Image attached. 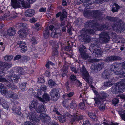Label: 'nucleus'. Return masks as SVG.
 I'll list each match as a JSON object with an SVG mask.
<instances>
[{"label": "nucleus", "instance_id": "50", "mask_svg": "<svg viewBox=\"0 0 125 125\" xmlns=\"http://www.w3.org/2000/svg\"><path fill=\"white\" fill-rule=\"evenodd\" d=\"M18 72L21 74H23L24 73V70L22 67L19 68L18 70Z\"/></svg>", "mask_w": 125, "mask_h": 125}, {"label": "nucleus", "instance_id": "12", "mask_svg": "<svg viewBox=\"0 0 125 125\" xmlns=\"http://www.w3.org/2000/svg\"><path fill=\"white\" fill-rule=\"evenodd\" d=\"M19 47L21 48V52H25L27 50V48L26 43L20 41L18 42Z\"/></svg>", "mask_w": 125, "mask_h": 125}, {"label": "nucleus", "instance_id": "47", "mask_svg": "<svg viewBox=\"0 0 125 125\" xmlns=\"http://www.w3.org/2000/svg\"><path fill=\"white\" fill-rule=\"evenodd\" d=\"M112 103L114 105H115L119 102V100L117 98H114L112 101Z\"/></svg>", "mask_w": 125, "mask_h": 125}, {"label": "nucleus", "instance_id": "37", "mask_svg": "<svg viewBox=\"0 0 125 125\" xmlns=\"http://www.w3.org/2000/svg\"><path fill=\"white\" fill-rule=\"evenodd\" d=\"M13 56L12 55H7L4 57L5 60L8 62L11 61L13 59Z\"/></svg>", "mask_w": 125, "mask_h": 125}, {"label": "nucleus", "instance_id": "58", "mask_svg": "<svg viewBox=\"0 0 125 125\" xmlns=\"http://www.w3.org/2000/svg\"><path fill=\"white\" fill-rule=\"evenodd\" d=\"M52 53L53 56L57 55L58 54V52L57 51V49H53Z\"/></svg>", "mask_w": 125, "mask_h": 125}, {"label": "nucleus", "instance_id": "31", "mask_svg": "<svg viewBox=\"0 0 125 125\" xmlns=\"http://www.w3.org/2000/svg\"><path fill=\"white\" fill-rule=\"evenodd\" d=\"M111 90L114 93H116L118 92H120L118 89V86L115 84V85L113 86Z\"/></svg>", "mask_w": 125, "mask_h": 125}, {"label": "nucleus", "instance_id": "45", "mask_svg": "<svg viewBox=\"0 0 125 125\" xmlns=\"http://www.w3.org/2000/svg\"><path fill=\"white\" fill-rule=\"evenodd\" d=\"M66 13L65 12H63L62 14L60 17V19L61 21L63 20L64 18H65L67 17Z\"/></svg>", "mask_w": 125, "mask_h": 125}, {"label": "nucleus", "instance_id": "20", "mask_svg": "<svg viewBox=\"0 0 125 125\" xmlns=\"http://www.w3.org/2000/svg\"><path fill=\"white\" fill-rule=\"evenodd\" d=\"M39 104L37 101L34 100L31 102V104L29 106V107L31 111H32L35 107H37Z\"/></svg>", "mask_w": 125, "mask_h": 125}, {"label": "nucleus", "instance_id": "25", "mask_svg": "<svg viewBox=\"0 0 125 125\" xmlns=\"http://www.w3.org/2000/svg\"><path fill=\"white\" fill-rule=\"evenodd\" d=\"M7 34L10 36H13L14 35L15 33V29L13 28H9L7 31Z\"/></svg>", "mask_w": 125, "mask_h": 125}, {"label": "nucleus", "instance_id": "32", "mask_svg": "<svg viewBox=\"0 0 125 125\" xmlns=\"http://www.w3.org/2000/svg\"><path fill=\"white\" fill-rule=\"evenodd\" d=\"M49 34L48 28L47 27L44 31H43V34L44 38L46 39L48 38L49 36Z\"/></svg>", "mask_w": 125, "mask_h": 125}, {"label": "nucleus", "instance_id": "60", "mask_svg": "<svg viewBox=\"0 0 125 125\" xmlns=\"http://www.w3.org/2000/svg\"><path fill=\"white\" fill-rule=\"evenodd\" d=\"M99 60L98 59H91L89 61V62L91 63H93L95 62H98Z\"/></svg>", "mask_w": 125, "mask_h": 125}, {"label": "nucleus", "instance_id": "64", "mask_svg": "<svg viewBox=\"0 0 125 125\" xmlns=\"http://www.w3.org/2000/svg\"><path fill=\"white\" fill-rule=\"evenodd\" d=\"M20 110L21 109L20 107H18V108H15L14 109L15 113L19 114Z\"/></svg>", "mask_w": 125, "mask_h": 125}, {"label": "nucleus", "instance_id": "49", "mask_svg": "<svg viewBox=\"0 0 125 125\" xmlns=\"http://www.w3.org/2000/svg\"><path fill=\"white\" fill-rule=\"evenodd\" d=\"M112 84L110 81L106 82L104 83V85L105 87H108L111 86Z\"/></svg>", "mask_w": 125, "mask_h": 125}, {"label": "nucleus", "instance_id": "48", "mask_svg": "<svg viewBox=\"0 0 125 125\" xmlns=\"http://www.w3.org/2000/svg\"><path fill=\"white\" fill-rule=\"evenodd\" d=\"M21 60L22 61L25 62H27L29 60V58L25 56H23L22 57Z\"/></svg>", "mask_w": 125, "mask_h": 125}, {"label": "nucleus", "instance_id": "57", "mask_svg": "<svg viewBox=\"0 0 125 125\" xmlns=\"http://www.w3.org/2000/svg\"><path fill=\"white\" fill-rule=\"evenodd\" d=\"M57 109L55 107L54 108L52 109L53 112H54L56 113L58 115H60V113L58 112L57 110Z\"/></svg>", "mask_w": 125, "mask_h": 125}, {"label": "nucleus", "instance_id": "18", "mask_svg": "<svg viewBox=\"0 0 125 125\" xmlns=\"http://www.w3.org/2000/svg\"><path fill=\"white\" fill-rule=\"evenodd\" d=\"M10 76L8 77L7 79L9 81H11L13 83H16L17 82V81L18 79L19 76L16 75H12L10 78Z\"/></svg>", "mask_w": 125, "mask_h": 125}, {"label": "nucleus", "instance_id": "7", "mask_svg": "<svg viewBox=\"0 0 125 125\" xmlns=\"http://www.w3.org/2000/svg\"><path fill=\"white\" fill-rule=\"evenodd\" d=\"M80 70V74L83 78L87 82L89 83V82L90 79V77L88 72L83 65L82 67L81 68Z\"/></svg>", "mask_w": 125, "mask_h": 125}, {"label": "nucleus", "instance_id": "27", "mask_svg": "<svg viewBox=\"0 0 125 125\" xmlns=\"http://www.w3.org/2000/svg\"><path fill=\"white\" fill-rule=\"evenodd\" d=\"M83 118V117L82 116L74 114L72 117V121L73 122L75 120H77L82 119Z\"/></svg>", "mask_w": 125, "mask_h": 125}, {"label": "nucleus", "instance_id": "55", "mask_svg": "<svg viewBox=\"0 0 125 125\" xmlns=\"http://www.w3.org/2000/svg\"><path fill=\"white\" fill-rule=\"evenodd\" d=\"M44 121V122H49L50 121V117L48 116L47 115H46V117H45Z\"/></svg>", "mask_w": 125, "mask_h": 125}, {"label": "nucleus", "instance_id": "10", "mask_svg": "<svg viewBox=\"0 0 125 125\" xmlns=\"http://www.w3.org/2000/svg\"><path fill=\"white\" fill-rule=\"evenodd\" d=\"M104 66V64L103 62H100L96 65H92L91 67V69L100 71Z\"/></svg>", "mask_w": 125, "mask_h": 125}, {"label": "nucleus", "instance_id": "30", "mask_svg": "<svg viewBox=\"0 0 125 125\" xmlns=\"http://www.w3.org/2000/svg\"><path fill=\"white\" fill-rule=\"evenodd\" d=\"M81 57L85 60L91 58L90 57L89 55L86 52L84 53L80 54Z\"/></svg>", "mask_w": 125, "mask_h": 125}, {"label": "nucleus", "instance_id": "62", "mask_svg": "<svg viewBox=\"0 0 125 125\" xmlns=\"http://www.w3.org/2000/svg\"><path fill=\"white\" fill-rule=\"evenodd\" d=\"M64 49L66 51H70L71 49V47L68 44V46L65 47Z\"/></svg>", "mask_w": 125, "mask_h": 125}, {"label": "nucleus", "instance_id": "11", "mask_svg": "<svg viewBox=\"0 0 125 125\" xmlns=\"http://www.w3.org/2000/svg\"><path fill=\"white\" fill-rule=\"evenodd\" d=\"M111 71L109 70H105L102 73L101 77L104 79H108L111 74Z\"/></svg>", "mask_w": 125, "mask_h": 125}, {"label": "nucleus", "instance_id": "36", "mask_svg": "<svg viewBox=\"0 0 125 125\" xmlns=\"http://www.w3.org/2000/svg\"><path fill=\"white\" fill-rule=\"evenodd\" d=\"M48 83L49 87L51 88L53 87L56 85L55 82L52 80H50L49 81Z\"/></svg>", "mask_w": 125, "mask_h": 125}, {"label": "nucleus", "instance_id": "19", "mask_svg": "<svg viewBox=\"0 0 125 125\" xmlns=\"http://www.w3.org/2000/svg\"><path fill=\"white\" fill-rule=\"evenodd\" d=\"M101 14L100 11L97 10L91 11V16L95 18H98Z\"/></svg>", "mask_w": 125, "mask_h": 125}, {"label": "nucleus", "instance_id": "29", "mask_svg": "<svg viewBox=\"0 0 125 125\" xmlns=\"http://www.w3.org/2000/svg\"><path fill=\"white\" fill-rule=\"evenodd\" d=\"M113 6V7L112 9V11L113 12L117 11L120 7L118 4L116 3L114 4Z\"/></svg>", "mask_w": 125, "mask_h": 125}, {"label": "nucleus", "instance_id": "21", "mask_svg": "<svg viewBox=\"0 0 125 125\" xmlns=\"http://www.w3.org/2000/svg\"><path fill=\"white\" fill-rule=\"evenodd\" d=\"M35 110L37 113H41L42 112H46L47 110L44 106L42 105L41 106H40L39 107H36Z\"/></svg>", "mask_w": 125, "mask_h": 125}, {"label": "nucleus", "instance_id": "38", "mask_svg": "<svg viewBox=\"0 0 125 125\" xmlns=\"http://www.w3.org/2000/svg\"><path fill=\"white\" fill-rule=\"evenodd\" d=\"M79 49L80 54L86 52L87 51L86 47L84 46H83L82 47H79Z\"/></svg>", "mask_w": 125, "mask_h": 125}, {"label": "nucleus", "instance_id": "56", "mask_svg": "<svg viewBox=\"0 0 125 125\" xmlns=\"http://www.w3.org/2000/svg\"><path fill=\"white\" fill-rule=\"evenodd\" d=\"M121 73V72L119 68L118 69H117V70H116V71H115L114 73V74L116 75H119Z\"/></svg>", "mask_w": 125, "mask_h": 125}, {"label": "nucleus", "instance_id": "22", "mask_svg": "<svg viewBox=\"0 0 125 125\" xmlns=\"http://www.w3.org/2000/svg\"><path fill=\"white\" fill-rule=\"evenodd\" d=\"M81 34L82 42H88L90 41L91 38L89 36L87 35V34H83L82 33Z\"/></svg>", "mask_w": 125, "mask_h": 125}, {"label": "nucleus", "instance_id": "8", "mask_svg": "<svg viewBox=\"0 0 125 125\" xmlns=\"http://www.w3.org/2000/svg\"><path fill=\"white\" fill-rule=\"evenodd\" d=\"M50 94L52 99L54 101H56L59 97V91L57 89L53 88L51 90Z\"/></svg>", "mask_w": 125, "mask_h": 125}, {"label": "nucleus", "instance_id": "61", "mask_svg": "<svg viewBox=\"0 0 125 125\" xmlns=\"http://www.w3.org/2000/svg\"><path fill=\"white\" fill-rule=\"evenodd\" d=\"M13 71L12 70H10L9 71H8V74H9V75L8 76V77H9V76H10V78L11 76L12 75H13Z\"/></svg>", "mask_w": 125, "mask_h": 125}, {"label": "nucleus", "instance_id": "54", "mask_svg": "<svg viewBox=\"0 0 125 125\" xmlns=\"http://www.w3.org/2000/svg\"><path fill=\"white\" fill-rule=\"evenodd\" d=\"M11 98L15 99H18V95L14 92L13 93Z\"/></svg>", "mask_w": 125, "mask_h": 125}, {"label": "nucleus", "instance_id": "46", "mask_svg": "<svg viewBox=\"0 0 125 125\" xmlns=\"http://www.w3.org/2000/svg\"><path fill=\"white\" fill-rule=\"evenodd\" d=\"M4 82H5L4 83L8 87L10 88V86L11 85V83L8 81L6 78L5 80H4Z\"/></svg>", "mask_w": 125, "mask_h": 125}, {"label": "nucleus", "instance_id": "1", "mask_svg": "<svg viewBox=\"0 0 125 125\" xmlns=\"http://www.w3.org/2000/svg\"><path fill=\"white\" fill-rule=\"evenodd\" d=\"M85 27L86 28L88 27H91L93 29H83L81 31V33L83 34H93L95 32V30H103L104 29H106L107 28L106 25H102L98 23L95 21L93 20H91L86 22L85 25Z\"/></svg>", "mask_w": 125, "mask_h": 125}, {"label": "nucleus", "instance_id": "43", "mask_svg": "<svg viewBox=\"0 0 125 125\" xmlns=\"http://www.w3.org/2000/svg\"><path fill=\"white\" fill-rule=\"evenodd\" d=\"M81 109L83 110H85L86 108V107L84 103L83 102H81L79 104Z\"/></svg>", "mask_w": 125, "mask_h": 125}, {"label": "nucleus", "instance_id": "33", "mask_svg": "<svg viewBox=\"0 0 125 125\" xmlns=\"http://www.w3.org/2000/svg\"><path fill=\"white\" fill-rule=\"evenodd\" d=\"M58 119L61 123H63L65 122L66 120L65 115H63L59 116Z\"/></svg>", "mask_w": 125, "mask_h": 125}, {"label": "nucleus", "instance_id": "24", "mask_svg": "<svg viewBox=\"0 0 125 125\" xmlns=\"http://www.w3.org/2000/svg\"><path fill=\"white\" fill-rule=\"evenodd\" d=\"M68 66L67 65H65L64 66L63 68L62 69V70L61 73L62 74V77H64L66 75V73L68 72Z\"/></svg>", "mask_w": 125, "mask_h": 125}, {"label": "nucleus", "instance_id": "3", "mask_svg": "<svg viewBox=\"0 0 125 125\" xmlns=\"http://www.w3.org/2000/svg\"><path fill=\"white\" fill-rule=\"evenodd\" d=\"M89 48L90 50L92 51V55L93 57L96 58L100 56L103 53V51L99 47V42L94 41Z\"/></svg>", "mask_w": 125, "mask_h": 125}, {"label": "nucleus", "instance_id": "4", "mask_svg": "<svg viewBox=\"0 0 125 125\" xmlns=\"http://www.w3.org/2000/svg\"><path fill=\"white\" fill-rule=\"evenodd\" d=\"M98 97L94 98L95 103L98 105L99 109L101 111L104 110L105 108V104L103 103L102 99L106 98L107 96V94L103 92L99 93Z\"/></svg>", "mask_w": 125, "mask_h": 125}, {"label": "nucleus", "instance_id": "17", "mask_svg": "<svg viewBox=\"0 0 125 125\" xmlns=\"http://www.w3.org/2000/svg\"><path fill=\"white\" fill-rule=\"evenodd\" d=\"M12 64L11 63L3 62L0 61V67H2V70H4V68H9L11 67Z\"/></svg>", "mask_w": 125, "mask_h": 125}, {"label": "nucleus", "instance_id": "59", "mask_svg": "<svg viewBox=\"0 0 125 125\" xmlns=\"http://www.w3.org/2000/svg\"><path fill=\"white\" fill-rule=\"evenodd\" d=\"M6 88H4L0 91V92L2 94L5 95L6 94L7 91L6 90Z\"/></svg>", "mask_w": 125, "mask_h": 125}, {"label": "nucleus", "instance_id": "23", "mask_svg": "<svg viewBox=\"0 0 125 125\" xmlns=\"http://www.w3.org/2000/svg\"><path fill=\"white\" fill-rule=\"evenodd\" d=\"M34 11L32 9H29L26 10L25 13L26 16L29 17L33 16L34 14Z\"/></svg>", "mask_w": 125, "mask_h": 125}, {"label": "nucleus", "instance_id": "63", "mask_svg": "<svg viewBox=\"0 0 125 125\" xmlns=\"http://www.w3.org/2000/svg\"><path fill=\"white\" fill-rule=\"evenodd\" d=\"M53 49H57L58 48V44L57 42H55L53 45Z\"/></svg>", "mask_w": 125, "mask_h": 125}, {"label": "nucleus", "instance_id": "16", "mask_svg": "<svg viewBox=\"0 0 125 125\" xmlns=\"http://www.w3.org/2000/svg\"><path fill=\"white\" fill-rule=\"evenodd\" d=\"M121 58L120 57L116 56H112L107 57L105 61L107 62H109L110 61H113L116 60H120Z\"/></svg>", "mask_w": 125, "mask_h": 125}, {"label": "nucleus", "instance_id": "15", "mask_svg": "<svg viewBox=\"0 0 125 125\" xmlns=\"http://www.w3.org/2000/svg\"><path fill=\"white\" fill-rule=\"evenodd\" d=\"M115 84L118 86L120 92L124 91L125 90V83L122 82H120L117 83Z\"/></svg>", "mask_w": 125, "mask_h": 125}, {"label": "nucleus", "instance_id": "34", "mask_svg": "<svg viewBox=\"0 0 125 125\" xmlns=\"http://www.w3.org/2000/svg\"><path fill=\"white\" fill-rule=\"evenodd\" d=\"M51 36L53 38H57L59 36H61V34L60 33H57L54 31V32H52L51 34Z\"/></svg>", "mask_w": 125, "mask_h": 125}, {"label": "nucleus", "instance_id": "44", "mask_svg": "<svg viewBox=\"0 0 125 125\" xmlns=\"http://www.w3.org/2000/svg\"><path fill=\"white\" fill-rule=\"evenodd\" d=\"M22 6L25 8H29L30 7V5L29 3L25 2H21Z\"/></svg>", "mask_w": 125, "mask_h": 125}, {"label": "nucleus", "instance_id": "42", "mask_svg": "<svg viewBox=\"0 0 125 125\" xmlns=\"http://www.w3.org/2000/svg\"><path fill=\"white\" fill-rule=\"evenodd\" d=\"M27 84L26 82L22 83L20 85V87L22 90H24L26 88Z\"/></svg>", "mask_w": 125, "mask_h": 125}, {"label": "nucleus", "instance_id": "26", "mask_svg": "<svg viewBox=\"0 0 125 125\" xmlns=\"http://www.w3.org/2000/svg\"><path fill=\"white\" fill-rule=\"evenodd\" d=\"M88 115L89 117L93 121L97 122L98 121L97 117L96 115L91 112H89L88 113Z\"/></svg>", "mask_w": 125, "mask_h": 125}, {"label": "nucleus", "instance_id": "52", "mask_svg": "<svg viewBox=\"0 0 125 125\" xmlns=\"http://www.w3.org/2000/svg\"><path fill=\"white\" fill-rule=\"evenodd\" d=\"M106 1V0H96L94 2L96 3L100 4L102 3L103 2H104Z\"/></svg>", "mask_w": 125, "mask_h": 125}, {"label": "nucleus", "instance_id": "5", "mask_svg": "<svg viewBox=\"0 0 125 125\" xmlns=\"http://www.w3.org/2000/svg\"><path fill=\"white\" fill-rule=\"evenodd\" d=\"M38 116L35 112L31 113L27 117L28 119H29L31 121H26L24 123V125H36V124L39 122V120L38 119Z\"/></svg>", "mask_w": 125, "mask_h": 125}, {"label": "nucleus", "instance_id": "28", "mask_svg": "<svg viewBox=\"0 0 125 125\" xmlns=\"http://www.w3.org/2000/svg\"><path fill=\"white\" fill-rule=\"evenodd\" d=\"M85 2L83 3V5L85 7H87V8H91L92 7L91 5L92 4V3H89L88 2L91 0H84Z\"/></svg>", "mask_w": 125, "mask_h": 125}, {"label": "nucleus", "instance_id": "13", "mask_svg": "<svg viewBox=\"0 0 125 125\" xmlns=\"http://www.w3.org/2000/svg\"><path fill=\"white\" fill-rule=\"evenodd\" d=\"M21 2L18 0H11V5L14 8H17L21 7Z\"/></svg>", "mask_w": 125, "mask_h": 125}, {"label": "nucleus", "instance_id": "51", "mask_svg": "<svg viewBox=\"0 0 125 125\" xmlns=\"http://www.w3.org/2000/svg\"><path fill=\"white\" fill-rule=\"evenodd\" d=\"M2 106L5 109H8L9 107V105L6 102H4L2 104Z\"/></svg>", "mask_w": 125, "mask_h": 125}, {"label": "nucleus", "instance_id": "35", "mask_svg": "<svg viewBox=\"0 0 125 125\" xmlns=\"http://www.w3.org/2000/svg\"><path fill=\"white\" fill-rule=\"evenodd\" d=\"M119 64L115 63H113L112 64L110 67V68L111 70H113L114 69L117 70L119 69Z\"/></svg>", "mask_w": 125, "mask_h": 125}, {"label": "nucleus", "instance_id": "40", "mask_svg": "<svg viewBox=\"0 0 125 125\" xmlns=\"http://www.w3.org/2000/svg\"><path fill=\"white\" fill-rule=\"evenodd\" d=\"M69 106L72 109H75L77 106V105L74 101H73L70 103Z\"/></svg>", "mask_w": 125, "mask_h": 125}, {"label": "nucleus", "instance_id": "39", "mask_svg": "<svg viewBox=\"0 0 125 125\" xmlns=\"http://www.w3.org/2000/svg\"><path fill=\"white\" fill-rule=\"evenodd\" d=\"M84 16L87 17L91 16V10H88L84 11L83 13Z\"/></svg>", "mask_w": 125, "mask_h": 125}, {"label": "nucleus", "instance_id": "14", "mask_svg": "<svg viewBox=\"0 0 125 125\" xmlns=\"http://www.w3.org/2000/svg\"><path fill=\"white\" fill-rule=\"evenodd\" d=\"M42 98L39 97H38V99L41 101L44 102L45 101H49L50 99V98L49 97L48 94L46 93H45L42 96Z\"/></svg>", "mask_w": 125, "mask_h": 125}, {"label": "nucleus", "instance_id": "9", "mask_svg": "<svg viewBox=\"0 0 125 125\" xmlns=\"http://www.w3.org/2000/svg\"><path fill=\"white\" fill-rule=\"evenodd\" d=\"M23 29H24L23 30L20 29L18 31V33L19 35V37L21 38H25L27 35V33L26 31V30L25 29H27V27L26 26L27 25L23 24L21 25Z\"/></svg>", "mask_w": 125, "mask_h": 125}, {"label": "nucleus", "instance_id": "6", "mask_svg": "<svg viewBox=\"0 0 125 125\" xmlns=\"http://www.w3.org/2000/svg\"><path fill=\"white\" fill-rule=\"evenodd\" d=\"M99 40L102 43H106L108 42L110 37L108 33L106 32L101 33L99 35Z\"/></svg>", "mask_w": 125, "mask_h": 125}, {"label": "nucleus", "instance_id": "41", "mask_svg": "<svg viewBox=\"0 0 125 125\" xmlns=\"http://www.w3.org/2000/svg\"><path fill=\"white\" fill-rule=\"evenodd\" d=\"M13 92L11 91H7L6 95L7 98H11Z\"/></svg>", "mask_w": 125, "mask_h": 125}, {"label": "nucleus", "instance_id": "2", "mask_svg": "<svg viewBox=\"0 0 125 125\" xmlns=\"http://www.w3.org/2000/svg\"><path fill=\"white\" fill-rule=\"evenodd\" d=\"M107 20L111 21H114L112 27L115 29L122 31L125 28L124 23L122 20L117 18L107 16L106 17Z\"/></svg>", "mask_w": 125, "mask_h": 125}, {"label": "nucleus", "instance_id": "53", "mask_svg": "<svg viewBox=\"0 0 125 125\" xmlns=\"http://www.w3.org/2000/svg\"><path fill=\"white\" fill-rule=\"evenodd\" d=\"M46 115L45 114H40L39 116V117L41 119L44 120L46 117Z\"/></svg>", "mask_w": 125, "mask_h": 125}]
</instances>
